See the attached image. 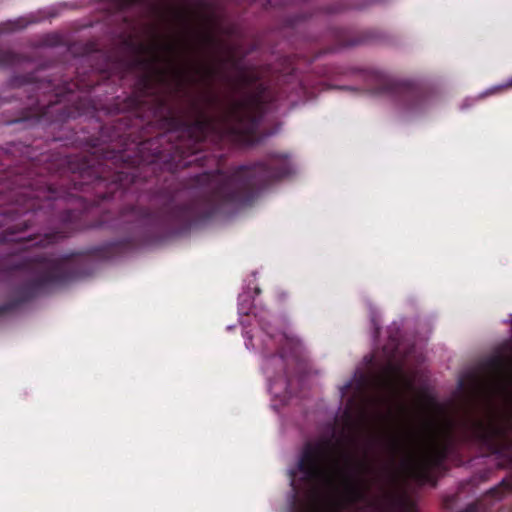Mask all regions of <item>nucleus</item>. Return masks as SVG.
<instances>
[{"label":"nucleus","mask_w":512,"mask_h":512,"mask_svg":"<svg viewBox=\"0 0 512 512\" xmlns=\"http://www.w3.org/2000/svg\"><path fill=\"white\" fill-rule=\"evenodd\" d=\"M490 374L482 385L477 406L461 419L445 417L439 426L425 422L418 431L409 428L400 452L398 468L421 485L435 486L445 470V460L457 442L475 444L502 456L501 465L512 466V348L490 359Z\"/></svg>","instance_id":"nucleus-1"},{"label":"nucleus","mask_w":512,"mask_h":512,"mask_svg":"<svg viewBox=\"0 0 512 512\" xmlns=\"http://www.w3.org/2000/svg\"><path fill=\"white\" fill-rule=\"evenodd\" d=\"M331 428L308 442L290 470L291 512H417L413 494L394 471L368 480L342 467L352 455Z\"/></svg>","instance_id":"nucleus-2"},{"label":"nucleus","mask_w":512,"mask_h":512,"mask_svg":"<svg viewBox=\"0 0 512 512\" xmlns=\"http://www.w3.org/2000/svg\"><path fill=\"white\" fill-rule=\"evenodd\" d=\"M291 172L292 164L286 155L270 154L260 163L205 175V199L214 208L245 205L261 189Z\"/></svg>","instance_id":"nucleus-3"},{"label":"nucleus","mask_w":512,"mask_h":512,"mask_svg":"<svg viewBox=\"0 0 512 512\" xmlns=\"http://www.w3.org/2000/svg\"><path fill=\"white\" fill-rule=\"evenodd\" d=\"M258 322L261 327V347L253 342V336L247 330L244 331L245 345L248 349H259L263 353L262 370L269 390L276 397L285 399L291 394L292 387L288 369L299 367L304 361V346L289 327L274 331L264 318Z\"/></svg>","instance_id":"nucleus-4"},{"label":"nucleus","mask_w":512,"mask_h":512,"mask_svg":"<svg viewBox=\"0 0 512 512\" xmlns=\"http://www.w3.org/2000/svg\"><path fill=\"white\" fill-rule=\"evenodd\" d=\"M263 105L262 92L245 93L233 100L224 115L222 138L235 146H249L258 142Z\"/></svg>","instance_id":"nucleus-5"},{"label":"nucleus","mask_w":512,"mask_h":512,"mask_svg":"<svg viewBox=\"0 0 512 512\" xmlns=\"http://www.w3.org/2000/svg\"><path fill=\"white\" fill-rule=\"evenodd\" d=\"M71 262V257H56L51 252H41L30 254L19 268L29 272L36 284L42 285L71 278Z\"/></svg>","instance_id":"nucleus-6"},{"label":"nucleus","mask_w":512,"mask_h":512,"mask_svg":"<svg viewBox=\"0 0 512 512\" xmlns=\"http://www.w3.org/2000/svg\"><path fill=\"white\" fill-rule=\"evenodd\" d=\"M379 384L384 390L383 398L390 404L402 405L406 393L412 388V380L403 366L389 361L379 376Z\"/></svg>","instance_id":"nucleus-7"},{"label":"nucleus","mask_w":512,"mask_h":512,"mask_svg":"<svg viewBox=\"0 0 512 512\" xmlns=\"http://www.w3.org/2000/svg\"><path fill=\"white\" fill-rule=\"evenodd\" d=\"M381 89L378 92L391 90L397 93L409 108L416 107L422 101L418 88L412 85L397 84L384 77H380Z\"/></svg>","instance_id":"nucleus-8"},{"label":"nucleus","mask_w":512,"mask_h":512,"mask_svg":"<svg viewBox=\"0 0 512 512\" xmlns=\"http://www.w3.org/2000/svg\"><path fill=\"white\" fill-rule=\"evenodd\" d=\"M19 63L18 56L10 51L0 49V66H13Z\"/></svg>","instance_id":"nucleus-9"},{"label":"nucleus","mask_w":512,"mask_h":512,"mask_svg":"<svg viewBox=\"0 0 512 512\" xmlns=\"http://www.w3.org/2000/svg\"><path fill=\"white\" fill-rule=\"evenodd\" d=\"M214 125V120L207 116H202L196 122V126L202 135H205L209 129L214 127Z\"/></svg>","instance_id":"nucleus-10"},{"label":"nucleus","mask_w":512,"mask_h":512,"mask_svg":"<svg viewBox=\"0 0 512 512\" xmlns=\"http://www.w3.org/2000/svg\"><path fill=\"white\" fill-rule=\"evenodd\" d=\"M239 313L248 315L252 308V303L249 299V296L246 293H242L239 295Z\"/></svg>","instance_id":"nucleus-11"},{"label":"nucleus","mask_w":512,"mask_h":512,"mask_svg":"<svg viewBox=\"0 0 512 512\" xmlns=\"http://www.w3.org/2000/svg\"><path fill=\"white\" fill-rule=\"evenodd\" d=\"M35 22V20H27L26 18H19L13 22H9L11 30L25 28L29 23Z\"/></svg>","instance_id":"nucleus-12"},{"label":"nucleus","mask_w":512,"mask_h":512,"mask_svg":"<svg viewBox=\"0 0 512 512\" xmlns=\"http://www.w3.org/2000/svg\"><path fill=\"white\" fill-rule=\"evenodd\" d=\"M367 382H368V376L364 375V374H361L359 382L357 383L356 389L360 390Z\"/></svg>","instance_id":"nucleus-13"},{"label":"nucleus","mask_w":512,"mask_h":512,"mask_svg":"<svg viewBox=\"0 0 512 512\" xmlns=\"http://www.w3.org/2000/svg\"><path fill=\"white\" fill-rule=\"evenodd\" d=\"M353 386V383L352 382H349L347 383L346 385H344L341 389V393H342V396H344L345 394L348 393V391L352 388Z\"/></svg>","instance_id":"nucleus-14"},{"label":"nucleus","mask_w":512,"mask_h":512,"mask_svg":"<svg viewBox=\"0 0 512 512\" xmlns=\"http://www.w3.org/2000/svg\"><path fill=\"white\" fill-rule=\"evenodd\" d=\"M371 322H372V325L374 326V329H375V334H378V331H379V326L376 322V319L374 317L371 318Z\"/></svg>","instance_id":"nucleus-15"},{"label":"nucleus","mask_w":512,"mask_h":512,"mask_svg":"<svg viewBox=\"0 0 512 512\" xmlns=\"http://www.w3.org/2000/svg\"><path fill=\"white\" fill-rule=\"evenodd\" d=\"M54 240H55V237H46L45 240H43L42 242H45V245H48V244L53 243Z\"/></svg>","instance_id":"nucleus-16"},{"label":"nucleus","mask_w":512,"mask_h":512,"mask_svg":"<svg viewBox=\"0 0 512 512\" xmlns=\"http://www.w3.org/2000/svg\"><path fill=\"white\" fill-rule=\"evenodd\" d=\"M508 87H512V77L502 86H500L499 88H508Z\"/></svg>","instance_id":"nucleus-17"},{"label":"nucleus","mask_w":512,"mask_h":512,"mask_svg":"<svg viewBox=\"0 0 512 512\" xmlns=\"http://www.w3.org/2000/svg\"><path fill=\"white\" fill-rule=\"evenodd\" d=\"M502 485H503V487H504V488L512 489V484H510V482H509V481L504 480V481L502 482Z\"/></svg>","instance_id":"nucleus-18"},{"label":"nucleus","mask_w":512,"mask_h":512,"mask_svg":"<svg viewBox=\"0 0 512 512\" xmlns=\"http://www.w3.org/2000/svg\"><path fill=\"white\" fill-rule=\"evenodd\" d=\"M363 467H364V462L363 461L361 463L357 464V468H363Z\"/></svg>","instance_id":"nucleus-19"}]
</instances>
